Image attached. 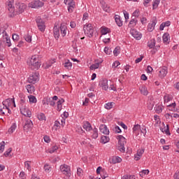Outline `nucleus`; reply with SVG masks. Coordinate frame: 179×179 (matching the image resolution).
Masks as SVG:
<instances>
[{
	"label": "nucleus",
	"instance_id": "44",
	"mask_svg": "<svg viewBox=\"0 0 179 179\" xmlns=\"http://www.w3.org/2000/svg\"><path fill=\"white\" fill-rule=\"evenodd\" d=\"M30 163L31 162L29 161H26L24 162V166L25 167H27V169L28 170V171H31V166H30Z\"/></svg>",
	"mask_w": 179,
	"mask_h": 179
},
{
	"label": "nucleus",
	"instance_id": "14",
	"mask_svg": "<svg viewBox=\"0 0 179 179\" xmlns=\"http://www.w3.org/2000/svg\"><path fill=\"white\" fill-rule=\"evenodd\" d=\"M99 86L103 89V90H108V80L106 78L102 79L99 83Z\"/></svg>",
	"mask_w": 179,
	"mask_h": 179
},
{
	"label": "nucleus",
	"instance_id": "55",
	"mask_svg": "<svg viewBox=\"0 0 179 179\" xmlns=\"http://www.w3.org/2000/svg\"><path fill=\"white\" fill-rule=\"evenodd\" d=\"M171 100V97H170L169 95H165L164 96V103H169Z\"/></svg>",
	"mask_w": 179,
	"mask_h": 179
},
{
	"label": "nucleus",
	"instance_id": "12",
	"mask_svg": "<svg viewBox=\"0 0 179 179\" xmlns=\"http://www.w3.org/2000/svg\"><path fill=\"white\" fill-rule=\"evenodd\" d=\"M157 23V18H156V17H153L151 20V22H150L148 26V31H153L155 30V27Z\"/></svg>",
	"mask_w": 179,
	"mask_h": 179
},
{
	"label": "nucleus",
	"instance_id": "32",
	"mask_svg": "<svg viewBox=\"0 0 179 179\" xmlns=\"http://www.w3.org/2000/svg\"><path fill=\"white\" fill-rule=\"evenodd\" d=\"M26 89L28 93H30V94H31L34 92V87L31 85H27L26 86Z\"/></svg>",
	"mask_w": 179,
	"mask_h": 179
},
{
	"label": "nucleus",
	"instance_id": "17",
	"mask_svg": "<svg viewBox=\"0 0 179 179\" xmlns=\"http://www.w3.org/2000/svg\"><path fill=\"white\" fill-rule=\"evenodd\" d=\"M159 73V78L163 79V78H165V76L167 75V67L160 69Z\"/></svg>",
	"mask_w": 179,
	"mask_h": 179
},
{
	"label": "nucleus",
	"instance_id": "64",
	"mask_svg": "<svg viewBox=\"0 0 179 179\" xmlns=\"http://www.w3.org/2000/svg\"><path fill=\"white\" fill-rule=\"evenodd\" d=\"M119 65L120 62L118 61H115V62H113L112 68H117Z\"/></svg>",
	"mask_w": 179,
	"mask_h": 179
},
{
	"label": "nucleus",
	"instance_id": "53",
	"mask_svg": "<svg viewBox=\"0 0 179 179\" xmlns=\"http://www.w3.org/2000/svg\"><path fill=\"white\" fill-rule=\"evenodd\" d=\"M77 175L80 177L83 176V170L80 168L77 169Z\"/></svg>",
	"mask_w": 179,
	"mask_h": 179
},
{
	"label": "nucleus",
	"instance_id": "18",
	"mask_svg": "<svg viewBox=\"0 0 179 179\" xmlns=\"http://www.w3.org/2000/svg\"><path fill=\"white\" fill-rule=\"evenodd\" d=\"M68 10L70 13H72L73 12V9L76 5L75 4V1L73 0H69V2L68 3Z\"/></svg>",
	"mask_w": 179,
	"mask_h": 179
},
{
	"label": "nucleus",
	"instance_id": "6",
	"mask_svg": "<svg viewBox=\"0 0 179 179\" xmlns=\"http://www.w3.org/2000/svg\"><path fill=\"white\" fill-rule=\"evenodd\" d=\"M28 6L34 9H38V8L44 6V3L40 0H33L28 4Z\"/></svg>",
	"mask_w": 179,
	"mask_h": 179
},
{
	"label": "nucleus",
	"instance_id": "19",
	"mask_svg": "<svg viewBox=\"0 0 179 179\" xmlns=\"http://www.w3.org/2000/svg\"><path fill=\"white\" fill-rule=\"evenodd\" d=\"M63 65L65 69H67L68 71H71V69H72V62H71L69 59L64 60Z\"/></svg>",
	"mask_w": 179,
	"mask_h": 179
},
{
	"label": "nucleus",
	"instance_id": "22",
	"mask_svg": "<svg viewBox=\"0 0 179 179\" xmlns=\"http://www.w3.org/2000/svg\"><path fill=\"white\" fill-rule=\"evenodd\" d=\"M53 34L56 40H58L59 38V29L58 28V27H55L53 28Z\"/></svg>",
	"mask_w": 179,
	"mask_h": 179
},
{
	"label": "nucleus",
	"instance_id": "57",
	"mask_svg": "<svg viewBox=\"0 0 179 179\" xmlns=\"http://www.w3.org/2000/svg\"><path fill=\"white\" fill-rule=\"evenodd\" d=\"M57 150H58V147L57 146H53L50 150L49 153H54L55 152H57Z\"/></svg>",
	"mask_w": 179,
	"mask_h": 179
},
{
	"label": "nucleus",
	"instance_id": "3",
	"mask_svg": "<svg viewBox=\"0 0 179 179\" xmlns=\"http://www.w3.org/2000/svg\"><path fill=\"white\" fill-rule=\"evenodd\" d=\"M27 64L29 68H31V69H33V70L38 69V68H40L41 65L40 64V59H38V55H36L31 56V57L27 62Z\"/></svg>",
	"mask_w": 179,
	"mask_h": 179
},
{
	"label": "nucleus",
	"instance_id": "48",
	"mask_svg": "<svg viewBox=\"0 0 179 179\" xmlns=\"http://www.w3.org/2000/svg\"><path fill=\"white\" fill-rule=\"evenodd\" d=\"M44 170L45 171H46V173H50V171H51V166H50V165L48 164H45L44 166Z\"/></svg>",
	"mask_w": 179,
	"mask_h": 179
},
{
	"label": "nucleus",
	"instance_id": "29",
	"mask_svg": "<svg viewBox=\"0 0 179 179\" xmlns=\"http://www.w3.org/2000/svg\"><path fill=\"white\" fill-rule=\"evenodd\" d=\"M139 130H141V125L135 124L133 127V133L136 134V135H138V132H139Z\"/></svg>",
	"mask_w": 179,
	"mask_h": 179
},
{
	"label": "nucleus",
	"instance_id": "25",
	"mask_svg": "<svg viewBox=\"0 0 179 179\" xmlns=\"http://www.w3.org/2000/svg\"><path fill=\"white\" fill-rule=\"evenodd\" d=\"M3 38V40H6L8 47H10L12 45V43H10V38H9L8 34H5Z\"/></svg>",
	"mask_w": 179,
	"mask_h": 179
},
{
	"label": "nucleus",
	"instance_id": "36",
	"mask_svg": "<svg viewBox=\"0 0 179 179\" xmlns=\"http://www.w3.org/2000/svg\"><path fill=\"white\" fill-rule=\"evenodd\" d=\"M148 174H149L148 169H144V170L140 171V173H139L140 177H145V176H148Z\"/></svg>",
	"mask_w": 179,
	"mask_h": 179
},
{
	"label": "nucleus",
	"instance_id": "39",
	"mask_svg": "<svg viewBox=\"0 0 179 179\" xmlns=\"http://www.w3.org/2000/svg\"><path fill=\"white\" fill-rule=\"evenodd\" d=\"M28 99L29 100V103H37V99L33 95L29 96Z\"/></svg>",
	"mask_w": 179,
	"mask_h": 179
},
{
	"label": "nucleus",
	"instance_id": "26",
	"mask_svg": "<svg viewBox=\"0 0 179 179\" xmlns=\"http://www.w3.org/2000/svg\"><path fill=\"white\" fill-rule=\"evenodd\" d=\"M121 162H122V159L120 157H113L112 158V163L113 164H116V163H121Z\"/></svg>",
	"mask_w": 179,
	"mask_h": 179
},
{
	"label": "nucleus",
	"instance_id": "46",
	"mask_svg": "<svg viewBox=\"0 0 179 179\" xmlns=\"http://www.w3.org/2000/svg\"><path fill=\"white\" fill-rule=\"evenodd\" d=\"M24 38L27 43H31V36L27 34L24 36Z\"/></svg>",
	"mask_w": 179,
	"mask_h": 179
},
{
	"label": "nucleus",
	"instance_id": "1",
	"mask_svg": "<svg viewBox=\"0 0 179 179\" xmlns=\"http://www.w3.org/2000/svg\"><path fill=\"white\" fill-rule=\"evenodd\" d=\"M27 6H26L24 3H20L19 1H17L15 3V8L17 9V12H15V6H13V1H10L7 2V9L9 10L10 17H13V16L17 15V13H23L24 10H26V8Z\"/></svg>",
	"mask_w": 179,
	"mask_h": 179
},
{
	"label": "nucleus",
	"instance_id": "28",
	"mask_svg": "<svg viewBox=\"0 0 179 179\" xmlns=\"http://www.w3.org/2000/svg\"><path fill=\"white\" fill-rule=\"evenodd\" d=\"M163 43H169L170 40V34L169 33H165L162 36Z\"/></svg>",
	"mask_w": 179,
	"mask_h": 179
},
{
	"label": "nucleus",
	"instance_id": "2",
	"mask_svg": "<svg viewBox=\"0 0 179 179\" xmlns=\"http://www.w3.org/2000/svg\"><path fill=\"white\" fill-rule=\"evenodd\" d=\"M20 110L22 115L28 117L29 118L31 117V111H30L27 106H26V98L24 96L21 97L20 102Z\"/></svg>",
	"mask_w": 179,
	"mask_h": 179
},
{
	"label": "nucleus",
	"instance_id": "33",
	"mask_svg": "<svg viewBox=\"0 0 179 179\" xmlns=\"http://www.w3.org/2000/svg\"><path fill=\"white\" fill-rule=\"evenodd\" d=\"M37 118L39 121H45V115L43 113H40L37 115Z\"/></svg>",
	"mask_w": 179,
	"mask_h": 179
},
{
	"label": "nucleus",
	"instance_id": "56",
	"mask_svg": "<svg viewBox=\"0 0 179 179\" xmlns=\"http://www.w3.org/2000/svg\"><path fill=\"white\" fill-rule=\"evenodd\" d=\"M19 38H20L19 35L15 34H13V41H19Z\"/></svg>",
	"mask_w": 179,
	"mask_h": 179
},
{
	"label": "nucleus",
	"instance_id": "47",
	"mask_svg": "<svg viewBox=\"0 0 179 179\" xmlns=\"http://www.w3.org/2000/svg\"><path fill=\"white\" fill-rule=\"evenodd\" d=\"M162 132H165L166 135H171L170 134V127L169 126V124L166 125V129H162Z\"/></svg>",
	"mask_w": 179,
	"mask_h": 179
},
{
	"label": "nucleus",
	"instance_id": "13",
	"mask_svg": "<svg viewBox=\"0 0 179 179\" xmlns=\"http://www.w3.org/2000/svg\"><path fill=\"white\" fill-rule=\"evenodd\" d=\"M130 34L132 36V37L136 38V40H141V38H142V34L136 31V29H131Z\"/></svg>",
	"mask_w": 179,
	"mask_h": 179
},
{
	"label": "nucleus",
	"instance_id": "51",
	"mask_svg": "<svg viewBox=\"0 0 179 179\" xmlns=\"http://www.w3.org/2000/svg\"><path fill=\"white\" fill-rule=\"evenodd\" d=\"M6 107L5 105L3 104V102L2 103L1 105H0V113L1 114L5 115V111H3V110H5Z\"/></svg>",
	"mask_w": 179,
	"mask_h": 179
},
{
	"label": "nucleus",
	"instance_id": "9",
	"mask_svg": "<svg viewBox=\"0 0 179 179\" xmlns=\"http://www.w3.org/2000/svg\"><path fill=\"white\" fill-rule=\"evenodd\" d=\"M40 78L38 77V73H33L28 78V82L29 83H33V85H35V83H37L38 82Z\"/></svg>",
	"mask_w": 179,
	"mask_h": 179
},
{
	"label": "nucleus",
	"instance_id": "45",
	"mask_svg": "<svg viewBox=\"0 0 179 179\" xmlns=\"http://www.w3.org/2000/svg\"><path fill=\"white\" fill-rule=\"evenodd\" d=\"M159 3H160V0H155L152 4V9H156L159 6Z\"/></svg>",
	"mask_w": 179,
	"mask_h": 179
},
{
	"label": "nucleus",
	"instance_id": "42",
	"mask_svg": "<svg viewBox=\"0 0 179 179\" xmlns=\"http://www.w3.org/2000/svg\"><path fill=\"white\" fill-rule=\"evenodd\" d=\"M46 103H47V106H48V104H50L52 107H54V106H55V101H54V100H52V99H51V98H49L48 99V101H46Z\"/></svg>",
	"mask_w": 179,
	"mask_h": 179
},
{
	"label": "nucleus",
	"instance_id": "52",
	"mask_svg": "<svg viewBox=\"0 0 179 179\" xmlns=\"http://www.w3.org/2000/svg\"><path fill=\"white\" fill-rule=\"evenodd\" d=\"M4 149H5V141H2L0 143V153H2Z\"/></svg>",
	"mask_w": 179,
	"mask_h": 179
},
{
	"label": "nucleus",
	"instance_id": "43",
	"mask_svg": "<svg viewBox=\"0 0 179 179\" xmlns=\"http://www.w3.org/2000/svg\"><path fill=\"white\" fill-rule=\"evenodd\" d=\"M81 145H85V146H89L90 145V138L85 139L81 142Z\"/></svg>",
	"mask_w": 179,
	"mask_h": 179
},
{
	"label": "nucleus",
	"instance_id": "58",
	"mask_svg": "<svg viewBox=\"0 0 179 179\" xmlns=\"http://www.w3.org/2000/svg\"><path fill=\"white\" fill-rule=\"evenodd\" d=\"M104 52H106L107 54V55H110L111 54L112 51H111V49H110L107 47H105Z\"/></svg>",
	"mask_w": 179,
	"mask_h": 179
},
{
	"label": "nucleus",
	"instance_id": "54",
	"mask_svg": "<svg viewBox=\"0 0 179 179\" xmlns=\"http://www.w3.org/2000/svg\"><path fill=\"white\" fill-rule=\"evenodd\" d=\"M155 111L157 113V114H159V113H162L163 111V109L162 108V106H157L155 107Z\"/></svg>",
	"mask_w": 179,
	"mask_h": 179
},
{
	"label": "nucleus",
	"instance_id": "15",
	"mask_svg": "<svg viewBox=\"0 0 179 179\" xmlns=\"http://www.w3.org/2000/svg\"><path fill=\"white\" fill-rule=\"evenodd\" d=\"M100 132L102 134H104V135H109L110 130L108 128H107V126L106 124H101L99 127Z\"/></svg>",
	"mask_w": 179,
	"mask_h": 179
},
{
	"label": "nucleus",
	"instance_id": "34",
	"mask_svg": "<svg viewBox=\"0 0 179 179\" xmlns=\"http://www.w3.org/2000/svg\"><path fill=\"white\" fill-rule=\"evenodd\" d=\"M17 126H16V123H13L10 128L8 129V132L10 134H13V132H15V131L16 130Z\"/></svg>",
	"mask_w": 179,
	"mask_h": 179
},
{
	"label": "nucleus",
	"instance_id": "8",
	"mask_svg": "<svg viewBox=\"0 0 179 179\" xmlns=\"http://www.w3.org/2000/svg\"><path fill=\"white\" fill-rule=\"evenodd\" d=\"M60 171L62 173L65 174L69 178L71 177V166L66 164H63L60 166Z\"/></svg>",
	"mask_w": 179,
	"mask_h": 179
},
{
	"label": "nucleus",
	"instance_id": "63",
	"mask_svg": "<svg viewBox=\"0 0 179 179\" xmlns=\"http://www.w3.org/2000/svg\"><path fill=\"white\" fill-rule=\"evenodd\" d=\"M140 131L141 132V134H143V135H146V127H143L142 128L140 127Z\"/></svg>",
	"mask_w": 179,
	"mask_h": 179
},
{
	"label": "nucleus",
	"instance_id": "41",
	"mask_svg": "<svg viewBox=\"0 0 179 179\" xmlns=\"http://www.w3.org/2000/svg\"><path fill=\"white\" fill-rule=\"evenodd\" d=\"M122 179H136V176L134 175H124Z\"/></svg>",
	"mask_w": 179,
	"mask_h": 179
},
{
	"label": "nucleus",
	"instance_id": "35",
	"mask_svg": "<svg viewBox=\"0 0 179 179\" xmlns=\"http://www.w3.org/2000/svg\"><path fill=\"white\" fill-rule=\"evenodd\" d=\"M156 45V41L155 39H151L150 42H148V46L149 48H153Z\"/></svg>",
	"mask_w": 179,
	"mask_h": 179
},
{
	"label": "nucleus",
	"instance_id": "21",
	"mask_svg": "<svg viewBox=\"0 0 179 179\" xmlns=\"http://www.w3.org/2000/svg\"><path fill=\"white\" fill-rule=\"evenodd\" d=\"M139 90L141 94H143V96H148V94H149V92L148 91V87H146V86L145 85L140 87Z\"/></svg>",
	"mask_w": 179,
	"mask_h": 179
},
{
	"label": "nucleus",
	"instance_id": "10",
	"mask_svg": "<svg viewBox=\"0 0 179 179\" xmlns=\"http://www.w3.org/2000/svg\"><path fill=\"white\" fill-rule=\"evenodd\" d=\"M38 29L40 30V31H45V22L43 21L41 18H37L36 20Z\"/></svg>",
	"mask_w": 179,
	"mask_h": 179
},
{
	"label": "nucleus",
	"instance_id": "59",
	"mask_svg": "<svg viewBox=\"0 0 179 179\" xmlns=\"http://www.w3.org/2000/svg\"><path fill=\"white\" fill-rule=\"evenodd\" d=\"M10 152H12V148H10L8 149V150H6L5 152H4V156L6 157H8V156H9V155H10Z\"/></svg>",
	"mask_w": 179,
	"mask_h": 179
},
{
	"label": "nucleus",
	"instance_id": "23",
	"mask_svg": "<svg viewBox=\"0 0 179 179\" xmlns=\"http://www.w3.org/2000/svg\"><path fill=\"white\" fill-rule=\"evenodd\" d=\"M136 23H138V20H136V18L131 17V20L129 23V27H131V29H132V27H135V26H136Z\"/></svg>",
	"mask_w": 179,
	"mask_h": 179
},
{
	"label": "nucleus",
	"instance_id": "50",
	"mask_svg": "<svg viewBox=\"0 0 179 179\" xmlns=\"http://www.w3.org/2000/svg\"><path fill=\"white\" fill-rule=\"evenodd\" d=\"M168 107H173V111L179 113V109L176 108V102L169 105Z\"/></svg>",
	"mask_w": 179,
	"mask_h": 179
},
{
	"label": "nucleus",
	"instance_id": "49",
	"mask_svg": "<svg viewBox=\"0 0 179 179\" xmlns=\"http://www.w3.org/2000/svg\"><path fill=\"white\" fill-rule=\"evenodd\" d=\"M131 17L135 18V19H136V17H139V10H136L133 13V15Z\"/></svg>",
	"mask_w": 179,
	"mask_h": 179
},
{
	"label": "nucleus",
	"instance_id": "30",
	"mask_svg": "<svg viewBox=\"0 0 179 179\" xmlns=\"http://www.w3.org/2000/svg\"><path fill=\"white\" fill-rule=\"evenodd\" d=\"M114 104H115L114 102H109L107 103L104 105V108L106 110H111V108H113V107H114Z\"/></svg>",
	"mask_w": 179,
	"mask_h": 179
},
{
	"label": "nucleus",
	"instance_id": "60",
	"mask_svg": "<svg viewBox=\"0 0 179 179\" xmlns=\"http://www.w3.org/2000/svg\"><path fill=\"white\" fill-rule=\"evenodd\" d=\"M52 64H55V59L50 60L49 62V64H46V68H50L51 66V65H52Z\"/></svg>",
	"mask_w": 179,
	"mask_h": 179
},
{
	"label": "nucleus",
	"instance_id": "24",
	"mask_svg": "<svg viewBox=\"0 0 179 179\" xmlns=\"http://www.w3.org/2000/svg\"><path fill=\"white\" fill-rule=\"evenodd\" d=\"M115 20L116 22V24H117L119 27L122 26V21L121 20V18H120V15H115Z\"/></svg>",
	"mask_w": 179,
	"mask_h": 179
},
{
	"label": "nucleus",
	"instance_id": "61",
	"mask_svg": "<svg viewBox=\"0 0 179 179\" xmlns=\"http://www.w3.org/2000/svg\"><path fill=\"white\" fill-rule=\"evenodd\" d=\"M52 64H55V59L50 60L49 62V64H46V68H50L51 66V65H52Z\"/></svg>",
	"mask_w": 179,
	"mask_h": 179
},
{
	"label": "nucleus",
	"instance_id": "40",
	"mask_svg": "<svg viewBox=\"0 0 179 179\" xmlns=\"http://www.w3.org/2000/svg\"><path fill=\"white\" fill-rule=\"evenodd\" d=\"M101 141L103 143H107L110 141V138L107 136H102L101 138Z\"/></svg>",
	"mask_w": 179,
	"mask_h": 179
},
{
	"label": "nucleus",
	"instance_id": "62",
	"mask_svg": "<svg viewBox=\"0 0 179 179\" xmlns=\"http://www.w3.org/2000/svg\"><path fill=\"white\" fill-rule=\"evenodd\" d=\"M143 153H145V149H141V150H138V151H137V155H138L139 156H141L142 157V155H143Z\"/></svg>",
	"mask_w": 179,
	"mask_h": 179
},
{
	"label": "nucleus",
	"instance_id": "16",
	"mask_svg": "<svg viewBox=\"0 0 179 179\" xmlns=\"http://www.w3.org/2000/svg\"><path fill=\"white\" fill-rule=\"evenodd\" d=\"M60 31L62 37H65L66 36V33L68 31V27L65 24H62L60 25Z\"/></svg>",
	"mask_w": 179,
	"mask_h": 179
},
{
	"label": "nucleus",
	"instance_id": "11",
	"mask_svg": "<svg viewBox=\"0 0 179 179\" xmlns=\"http://www.w3.org/2000/svg\"><path fill=\"white\" fill-rule=\"evenodd\" d=\"M32 128L33 122L30 119L26 120L24 124V131H26V132H29V131H31Z\"/></svg>",
	"mask_w": 179,
	"mask_h": 179
},
{
	"label": "nucleus",
	"instance_id": "38",
	"mask_svg": "<svg viewBox=\"0 0 179 179\" xmlns=\"http://www.w3.org/2000/svg\"><path fill=\"white\" fill-rule=\"evenodd\" d=\"M99 66H100V63H95L90 66L91 71H94V69H99Z\"/></svg>",
	"mask_w": 179,
	"mask_h": 179
},
{
	"label": "nucleus",
	"instance_id": "7",
	"mask_svg": "<svg viewBox=\"0 0 179 179\" xmlns=\"http://www.w3.org/2000/svg\"><path fill=\"white\" fill-rule=\"evenodd\" d=\"M13 103L14 107H16V104H15V99H7L5 101H3V104H4L6 108L4 110H7L8 114H10L12 111L9 108L10 107V103Z\"/></svg>",
	"mask_w": 179,
	"mask_h": 179
},
{
	"label": "nucleus",
	"instance_id": "31",
	"mask_svg": "<svg viewBox=\"0 0 179 179\" xmlns=\"http://www.w3.org/2000/svg\"><path fill=\"white\" fill-rule=\"evenodd\" d=\"M120 52H121V48L119 46H117L113 50V55H115V57H118Z\"/></svg>",
	"mask_w": 179,
	"mask_h": 179
},
{
	"label": "nucleus",
	"instance_id": "4",
	"mask_svg": "<svg viewBox=\"0 0 179 179\" xmlns=\"http://www.w3.org/2000/svg\"><path fill=\"white\" fill-rule=\"evenodd\" d=\"M117 139H118V144H117L118 150H120V152H122V153L125 152L124 146H125V144L127 143V139L125 138V137L121 135L117 136Z\"/></svg>",
	"mask_w": 179,
	"mask_h": 179
},
{
	"label": "nucleus",
	"instance_id": "20",
	"mask_svg": "<svg viewBox=\"0 0 179 179\" xmlns=\"http://www.w3.org/2000/svg\"><path fill=\"white\" fill-rule=\"evenodd\" d=\"M83 127L84 129H85V131H87L88 132H90V131L93 129L92 124L89 122H84Z\"/></svg>",
	"mask_w": 179,
	"mask_h": 179
},
{
	"label": "nucleus",
	"instance_id": "27",
	"mask_svg": "<svg viewBox=\"0 0 179 179\" xmlns=\"http://www.w3.org/2000/svg\"><path fill=\"white\" fill-rule=\"evenodd\" d=\"M92 138H93V139H97V138H99V131L97 128L93 129Z\"/></svg>",
	"mask_w": 179,
	"mask_h": 179
},
{
	"label": "nucleus",
	"instance_id": "37",
	"mask_svg": "<svg viewBox=\"0 0 179 179\" xmlns=\"http://www.w3.org/2000/svg\"><path fill=\"white\" fill-rule=\"evenodd\" d=\"M101 33L102 35L105 36V34L110 33V29H108L107 27H103L101 29Z\"/></svg>",
	"mask_w": 179,
	"mask_h": 179
},
{
	"label": "nucleus",
	"instance_id": "5",
	"mask_svg": "<svg viewBox=\"0 0 179 179\" xmlns=\"http://www.w3.org/2000/svg\"><path fill=\"white\" fill-rule=\"evenodd\" d=\"M83 30L85 34L87 36V37H93V34L94 33V29L93 28V25L92 24H85L83 27Z\"/></svg>",
	"mask_w": 179,
	"mask_h": 179
}]
</instances>
